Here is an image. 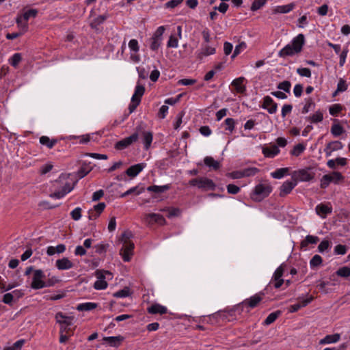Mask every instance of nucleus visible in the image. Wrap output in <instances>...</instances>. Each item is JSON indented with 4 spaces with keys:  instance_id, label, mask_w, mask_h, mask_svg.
Wrapping results in <instances>:
<instances>
[{
    "instance_id": "obj_60",
    "label": "nucleus",
    "mask_w": 350,
    "mask_h": 350,
    "mask_svg": "<svg viewBox=\"0 0 350 350\" xmlns=\"http://www.w3.org/2000/svg\"><path fill=\"white\" fill-rule=\"evenodd\" d=\"M178 40L174 35L170 36L167 46L169 48H176L178 46Z\"/></svg>"
},
{
    "instance_id": "obj_41",
    "label": "nucleus",
    "mask_w": 350,
    "mask_h": 350,
    "mask_svg": "<svg viewBox=\"0 0 350 350\" xmlns=\"http://www.w3.org/2000/svg\"><path fill=\"white\" fill-rule=\"evenodd\" d=\"M38 13L36 9H29L23 14L24 21H27L30 18H36Z\"/></svg>"
},
{
    "instance_id": "obj_39",
    "label": "nucleus",
    "mask_w": 350,
    "mask_h": 350,
    "mask_svg": "<svg viewBox=\"0 0 350 350\" xmlns=\"http://www.w3.org/2000/svg\"><path fill=\"white\" fill-rule=\"evenodd\" d=\"M306 120H310L312 123H318L323 120V113L320 111H316L313 115L306 117Z\"/></svg>"
},
{
    "instance_id": "obj_2",
    "label": "nucleus",
    "mask_w": 350,
    "mask_h": 350,
    "mask_svg": "<svg viewBox=\"0 0 350 350\" xmlns=\"http://www.w3.org/2000/svg\"><path fill=\"white\" fill-rule=\"evenodd\" d=\"M316 172L314 167H306L293 172L292 179L301 182H308L314 179Z\"/></svg>"
},
{
    "instance_id": "obj_25",
    "label": "nucleus",
    "mask_w": 350,
    "mask_h": 350,
    "mask_svg": "<svg viewBox=\"0 0 350 350\" xmlns=\"http://www.w3.org/2000/svg\"><path fill=\"white\" fill-rule=\"evenodd\" d=\"M66 245L64 244H59L56 247L49 246L46 249L48 256H53L55 254H62L66 251Z\"/></svg>"
},
{
    "instance_id": "obj_6",
    "label": "nucleus",
    "mask_w": 350,
    "mask_h": 350,
    "mask_svg": "<svg viewBox=\"0 0 350 350\" xmlns=\"http://www.w3.org/2000/svg\"><path fill=\"white\" fill-rule=\"evenodd\" d=\"M189 184L191 186L198 187L199 189L204 190H214L216 187L211 179L204 177L193 178L189 181Z\"/></svg>"
},
{
    "instance_id": "obj_49",
    "label": "nucleus",
    "mask_w": 350,
    "mask_h": 350,
    "mask_svg": "<svg viewBox=\"0 0 350 350\" xmlns=\"http://www.w3.org/2000/svg\"><path fill=\"white\" fill-rule=\"evenodd\" d=\"M113 295L118 298L128 297L130 295V289L128 287H124L123 289L114 293Z\"/></svg>"
},
{
    "instance_id": "obj_55",
    "label": "nucleus",
    "mask_w": 350,
    "mask_h": 350,
    "mask_svg": "<svg viewBox=\"0 0 350 350\" xmlns=\"http://www.w3.org/2000/svg\"><path fill=\"white\" fill-rule=\"evenodd\" d=\"M2 301L5 304L12 306L14 301V295L11 293H5L3 297Z\"/></svg>"
},
{
    "instance_id": "obj_57",
    "label": "nucleus",
    "mask_w": 350,
    "mask_h": 350,
    "mask_svg": "<svg viewBox=\"0 0 350 350\" xmlns=\"http://www.w3.org/2000/svg\"><path fill=\"white\" fill-rule=\"evenodd\" d=\"M297 73L301 77H310L311 70L308 68H299L297 69Z\"/></svg>"
},
{
    "instance_id": "obj_36",
    "label": "nucleus",
    "mask_w": 350,
    "mask_h": 350,
    "mask_svg": "<svg viewBox=\"0 0 350 350\" xmlns=\"http://www.w3.org/2000/svg\"><path fill=\"white\" fill-rule=\"evenodd\" d=\"M57 142V139H51L47 136H42L40 137V143L42 145L46 146L49 148H52Z\"/></svg>"
},
{
    "instance_id": "obj_61",
    "label": "nucleus",
    "mask_w": 350,
    "mask_h": 350,
    "mask_svg": "<svg viewBox=\"0 0 350 350\" xmlns=\"http://www.w3.org/2000/svg\"><path fill=\"white\" fill-rule=\"evenodd\" d=\"M284 269L283 267V265H281L278 268H277V269L275 271L274 273H273V280H278V279H282V277L283 275V273H284Z\"/></svg>"
},
{
    "instance_id": "obj_62",
    "label": "nucleus",
    "mask_w": 350,
    "mask_h": 350,
    "mask_svg": "<svg viewBox=\"0 0 350 350\" xmlns=\"http://www.w3.org/2000/svg\"><path fill=\"white\" fill-rule=\"evenodd\" d=\"M70 215L74 220H79L81 217V208L80 207L75 208L70 213Z\"/></svg>"
},
{
    "instance_id": "obj_45",
    "label": "nucleus",
    "mask_w": 350,
    "mask_h": 350,
    "mask_svg": "<svg viewBox=\"0 0 350 350\" xmlns=\"http://www.w3.org/2000/svg\"><path fill=\"white\" fill-rule=\"evenodd\" d=\"M291 88V83L289 81H283L279 83L277 85V88L282 90L285 92L289 93Z\"/></svg>"
},
{
    "instance_id": "obj_34",
    "label": "nucleus",
    "mask_w": 350,
    "mask_h": 350,
    "mask_svg": "<svg viewBox=\"0 0 350 350\" xmlns=\"http://www.w3.org/2000/svg\"><path fill=\"white\" fill-rule=\"evenodd\" d=\"M108 18L109 15L107 14L99 15L91 22L90 27L92 29H96L98 25L103 23Z\"/></svg>"
},
{
    "instance_id": "obj_38",
    "label": "nucleus",
    "mask_w": 350,
    "mask_h": 350,
    "mask_svg": "<svg viewBox=\"0 0 350 350\" xmlns=\"http://www.w3.org/2000/svg\"><path fill=\"white\" fill-rule=\"evenodd\" d=\"M345 131L344 128L339 124H333L331 127V133L334 137H338Z\"/></svg>"
},
{
    "instance_id": "obj_30",
    "label": "nucleus",
    "mask_w": 350,
    "mask_h": 350,
    "mask_svg": "<svg viewBox=\"0 0 350 350\" xmlns=\"http://www.w3.org/2000/svg\"><path fill=\"white\" fill-rule=\"evenodd\" d=\"M98 306L97 304L93 303V302H85L79 304L77 306V310L79 311H90L95 308H96Z\"/></svg>"
},
{
    "instance_id": "obj_51",
    "label": "nucleus",
    "mask_w": 350,
    "mask_h": 350,
    "mask_svg": "<svg viewBox=\"0 0 350 350\" xmlns=\"http://www.w3.org/2000/svg\"><path fill=\"white\" fill-rule=\"evenodd\" d=\"M305 150V146L301 144H298L294 146L293 149L291 151V154L294 156H299Z\"/></svg>"
},
{
    "instance_id": "obj_8",
    "label": "nucleus",
    "mask_w": 350,
    "mask_h": 350,
    "mask_svg": "<svg viewBox=\"0 0 350 350\" xmlns=\"http://www.w3.org/2000/svg\"><path fill=\"white\" fill-rule=\"evenodd\" d=\"M105 275H112L111 273L109 271L96 270L95 275L97 280L94 284V288L96 290L105 289L107 287V282L105 281Z\"/></svg>"
},
{
    "instance_id": "obj_52",
    "label": "nucleus",
    "mask_w": 350,
    "mask_h": 350,
    "mask_svg": "<svg viewBox=\"0 0 350 350\" xmlns=\"http://www.w3.org/2000/svg\"><path fill=\"white\" fill-rule=\"evenodd\" d=\"M342 111L340 104H334L329 107V111L332 116H336Z\"/></svg>"
},
{
    "instance_id": "obj_10",
    "label": "nucleus",
    "mask_w": 350,
    "mask_h": 350,
    "mask_svg": "<svg viewBox=\"0 0 350 350\" xmlns=\"http://www.w3.org/2000/svg\"><path fill=\"white\" fill-rule=\"evenodd\" d=\"M139 137L138 133H134L131 135H130L128 137H126L120 141H118L115 144V148L119 150H124L130 145H131L133 143L135 142Z\"/></svg>"
},
{
    "instance_id": "obj_54",
    "label": "nucleus",
    "mask_w": 350,
    "mask_h": 350,
    "mask_svg": "<svg viewBox=\"0 0 350 350\" xmlns=\"http://www.w3.org/2000/svg\"><path fill=\"white\" fill-rule=\"evenodd\" d=\"M161 39H158V38L152 37L151 38V43H150V49L154 51H157L161 45Z\"/></svg>"
},
{
    "instance_id": "obj_32",
    "label": "nucleus",
    "mask_w": 350,
    "mask_h": 350,
    "mask_svg": "<svg viewBox=\"0 0 350 350\" xmlns=\"http://www.w3.org/2000/svg\"><path fill=\"white\" fill-rule=\"evenodd\" d=\"M170 188V185H165L162 186L151 185L147 187V191L154 192L156 193H163Z\"/></svg>"
},
{
    "instance_id": "obj_53",
    "label": "nucleus",
    "mask_w": 350,
    "mask_h": 350,
    "mask_svg": "<svg viewBox=\"0 0 350 350\" xmlns=\"http://www.w3.org/2000/svg\"><path fill=\"white\" fill-rule=\"evenodd\" d=\"M25 343V340H19L15 342L12 346L5 347L4 350H21L22 346Z\"/></svg>"
},
{
    "instance_id": "obj_47",
    "label": "nucleus",
    "mask_w": 350,
    "mask_h": 350,
    "mask_svg": "<svg viewBox=\"0 0 350 350\" xmlns=\"http://www.w3.org/2000/svg\"><path fill=\"white\" fill-rule=\"evenodd\" d=\"M258 172H259V169L254 167H247V168L242 170V173H243L244 177H249V176H254Z\"/></svg>"
},
{
    "instance_id": "obj_19",
    "label": "nucleus",
    "mask_w": 350,
    "mask_h": 350,
    "mask_svg": "<svg viewBox=\"0 0 350 350\" xmlns=\"http://www.w3.org/2000/svg\"><path fill=\"white\" fill-rule=\"evenodd\" d=\"M262 152L265 157L274 158L280 153V150L277 145L273 144L269 147H262Z\"/></svg>"
},
{
    "instance_id": "obj_7",
    "label": "nucleus",
    "mask_w": 350,
    "mask_h": 350,
    "mask_svg": "<svg viewBox=\"0 0 350 350\" xmlns=\"http://www.w3.org/2000/svg\"><path fill=\"white\" fill-rule=\"evenodd\" d=\"M262 299V298L260 295L256 294L254 296H252L250 298L246 299L240 304L237 305L235 307L234 310L241 312L243 311L244 307L254 308L257 306V305L260 302Z\"/></svg>"
},
{
    "instance_id": "obj_46",
    "label": "nucleus",
    "mask_w": 350,
    "mask_h": 350,
    "mask_svg": "<svg viewBox=\"0 0 350 350\" xmlns=\"http://www.w3.org/2000/svg\"><path fill=\"white\" fill-rule=\"evenodd\" d=\"M336 273L338 276L342 278H348L350 276V268L348 267H342L339 268L336 271Z\"/></svg>"
},
{
    "instance_id": "obj_29",
    "label": "nucleus",
    "mask_w": 350,
    "mask_h": 350,
    "mask_svg": "<svg viewBox=\"0 0 350 350\" xmlns=\"http://www.w3.org/2000/svg\"><path fill=\"white\" fill-rule=\"evenodd\" d=\"M340 334H338L327 335L325 337H324L320 340L319 344L325 345L336 342L340 340Z\"/></svg>"
},
{
    "instance_id": "obj_20",
    "label": "nucleus",
    "mask_w": 350,
    "mask_h": 350,
    "mask_svg": "<svg viewBox=\"0 0 350 350\" xmlns=\"http://www.w3.org/2000/svg\"><path fill=\"white\" fill-rule=\"evenodd\" d=\"M315 211L317 214L321 217L325 218L327 215L332 213V208L327 204L321 203L316 206Z\"/></svg>"
},
{
    "instance_id": "obj_28",
    "label": "nucleus",
    "mask_w": 350,
    "mask_h": 350,
    "mask_svg": "<svg viewBox=\"0 0 350 350\" xmlns=\"http://www.w3.org/2000/svg\"><path fill=\"white\" fill-rule=\"evenodd\" d=\"M319 241V238L317 236L307 235L301 242V248H306L309 244H316Z\"/></svg>"
},
{
    "instance_id": "obj_11",
    "label": "nucleus",
    "mask_w": 350,
    "mask_h": 350,
    "mask_svg": "<svg viewBox=\"0 0 350 350\" xmlns=\"http://www.w3.org/2000/svg\"><path fill=\"white\" fill-rule=\"evenodd\" d=\"M135 245L133 242H127L123 243V247L120 251V255L122 256V259L124 262L130 261L131 256L133 254V250Z\"/></svg>"
},
{
    "instance_id": "obj_50",
    "label": "nucleus",
    "mask_w": 350,
    "mask_h": 350,
    "mask_svg": "<svg viewBox=\"0 0 350 350\" xmlns=\"http://www.w3.org/2000/svg\"><path fill=\"white\" fill-rule=\"evenodd\" d=\"M246 49V44L244 42H242L237 44L235 46V49L234 50V52L231 56L232 59H234L235 57H237L242 51Z\"/></svg>"
},
{
    "instance_id": "obj_18",
    "label": "nucleus",
    "mask_w": 350,
    "mask_h": 350,
    "mask_svg": "<svg viewBox=\"0 0 350 350\" xmlns=\"http://www.w3.org/2000/svg\"><path fill=\"white\" fill-rule=\"evenodd\" d=\"M55 267L59 270H68L74 267V264L67 257L58 259L55 262Z\"/></svg>"
},
{
    "instance_id": "obj_9",
    "label": "nucleus",
    "mask_w": 350,
    "mask_h": 350,
    "mask_svg": "<svg viewBox=\"0 0 350 350\" xmlns=\"http://www.w3.org/2000/svg\"><path fill=\"white\" fill-rule=\"evenodd\" d=\"M44 278L45 275L41 269L35 270L31 287L33 289H41L44 288V282L42 280Z\"/></svg>"
},
{
    "instance_id": "obj_44",
    "label": "nucleus",
    "mask_w": 350,
    "mask_h": 350,
    "mask_svg": "<svg viewBox=\"0 0 350 350\" xmlns=\"http://www.w3.org/2000/svg\"><path fill=\"white\" fill-rule=\"evenodd\" d=\"M21 53H14L12 57L9 59V62L11 66L14 68H16L21 61Z\"/></svg>"
},
{
    "instance_id": "obj_48",
    "label": "nucleus",
    "mask_w": 350,
    "mask_h": 350,
    "mask_svg": "<svg viewBox=\"0 0 350 350\" xmlns=\"http://www.w3.org/2000/svg\"><path fill=\"white\" fill-rule=\"evenodd\" d=\"M331 247V242L329 240H323L318 246V251L320 253H323Z\"/></svg>"
},
{
    "instance_id": "obj_23",
    "label": "nucleus",
    "mask_w": 350,
    "mask_h": 350,
    "mask_svg": "<svg viewBox=\"0 0 350 350\" xmlns=\"http://www.w3.org/2000/svg\"><path fill=\"white\" fill-rule=\"evenodd\" d=\"M295 6V5L294 3H291L289 4L284 5L276 6L273 11V14L288 13L294 9Z\"/></svg>"
},
{
    "instance_id": "obj_58",
    "label": "nucleus",
    "mask_w": 350,
    "mask_h": 350,
    "mask_svg": "<svg viewBox=\"0 0 350 350\" xmlns=\"http://www.w3.org/2000/svg\"><path fill=\"white\" fill-rule=\"evenodd\" d=\"M224 124L226 125V130L232 132L234 129V120L231 118H228L225 120Z\"/></svg>"
},
{
    "instance_id": "obj_27",
    "label": "nucleus",
    "mask_w": 350,
    "mask_h": 350,
    "mask_svg": "<svg viewBox=\"0 0 350 350\" xmlns=\"http://www.w3.org/2000/svg\"><path fill=\"white\" fill-rule=\"evenodd\" d=\"M144 92H145L144 86L143 85H141L139 83H137V84L135 87V92H134L133 95L132 96L131 100L134 101L135 100H139V102H141V98L144 95Z\"/></svg>"
},
{
    "instance_id": "obj_5",
    "label": "nucleus",
    "mask_w": 350,
    "mask_h": 350,
    "mask_svg": "<svg viewBox=\"0 0 350 350\" xmlns=\"http://www.w3.org/2000/svg\"><path fill=\"white\" fill-rule=\"evenodd\" d=\"M344 180V176L340 172H333L331 174H325L321 179L320 187L322 189L327 188L331 183L338 184Z\"/></svg>"
},
{
    "instance_id": "obj_59",
    "label": "nucleus",
    "mask_w": 350,
    "mask_h": 350,
    "mask_svg": "<svg viewBox=\"0 0 350 350\" xmlns=\"http://www.w3.org/2000/svg\"><path fill=\"white\" fill-rule=\"evenodd\" d=\"M347 252V246L338 244L334 247V253L338 255H344Z\"/></svg>"
},
{
    "instance_id": "obj_14",
    "label": "nucleus",
    "mask_w": 350,
    "mask_h": 350,
    "mask_svg": "<svg viewBox=\"0 0 350 350\" xmlns=\"http://www.w3.org/2000/svg\"><path fill=\"white\" fill-rule=\"evenodd\" d=\"M295 180L285 181L280 188V196L284 197L291 192L297 185Z\"/></svg>"
},
{
    "instance_id": "obj_12",
    "label": "nucleus",
    "mask_w": 350,
    "mask_h": 350,
    "mask_svg": "<svg viewBox=\"0 0 350 350\" xmlns=\"http://www.w3.org/2000/svg\"><path fill=\"white\" fill-rule=\"evenodd\" d=\"M260 107L262 109H267L270 114H273L277 111L278 104L274 102L271 97L265 96L263 98V102Z\"/></svg>"
},
{
    "instance_id": "obj_35",
    "label": "nucleus",
    "mask_w": 350,
    "mask_h": 350,
    "mask_svg": "<svg viewBox=\"0 0 350 350\" xmlns=\"http://www.w3.org/2000/svg\"><path fill=\"white\" fill-rule=\"evenodd\" d=\"M281 314L282 312L280 310H277L275 312L270 313L264 321L263 324L265 325H269L271 324L279 317V316Z\"/></svg>"
},
{
    "instance_id": "obj_33",
    "label": "nucleus",
    "mask_w": 350,
    "mask_h": 350,
    "mask_svg": "<svg viewBox=\"0 0 350 350\" xmlns=\"http://www.w3.org/2000/svg\"><path fill=\"white\" fill-rule=\"evenodd\" d=\"M204 163L206 166L212 167L215 170H217L220 167L219 163L217 161H215L212 157H206L204 159Z\"/></svg>"
},
{
    "instance_id": "obj_24",
    "label": "nucleus",
    "mask_w": 350,
    "mask_h": 350,
    "mask_svg": "<svg viewBox=\"0 0 350 350\" xmlns=\"http://www.w3.org/2000/svg\"><path fill=\"white\" fill-rule=\"evenodd\" d=\"M244 81L245 78L242 77L235 79L232 81V85L235 88L238 93L243 94L245 92L246 88L243 85Z\"/></svg>"
},
{
    "instance_id": "obj_56",
    "label": "nucleus",
    "mask_w": 350,
    "mask_h": 350,
    "mask_svg": "<svg viewBox=\"0 0 350 350\" xmlns=\"http://www.w3.org/2000/svg\"><path fill=\"white\" fill-rule=\"evenodd\" d=\"M348 52H349L348 47L346 46L343 49V50L340 53V62H339L340 66H344Z\"/></svg>"
},
{
    "instance_id": "obj_31",
    "label": "nucleus",
    "mask_w": 350,
    "mask_h": 350,
    "mask_svg": "<svg viewBox=\"0 0 350 350\" xmlns=\"http://www.w3.org/2000/svg\"><path fill=\"white\" fill-rule=\"evenodd\" d=\"M144 190H145L144 187H140L139 185H137L135 187H133L129 189V190H127L124 193H122L120 195V197L121 198H124V197H126V196H127L129 195L133 194V193L135 194V195H139L143 191H144Z\"/></svg>"
},
{
    "instance_id": "obj_37",
    "label": "nucleus",
    "mask_w": 350,
    "mask_h": 350,
    "mask_svg": "<svg viewBox=\"0 0 350 350\" xmlns=\"http://www.w3.org/2000/svg\"><path fill=\"white\" fill-rule=\"evenodd\" d=\"M289 171V168L283 167L277 169L275 171L271 174L273 178L280 179L284 177Z\"/></svg>"
},
{
    "instance_id": "obj_13",
    "label": "nucleus",
    "mask_w": 350,
    "mask_h": 350,
    "mask_svg": "<svg viewBox=\"0 0 350 350\" xmlns=\"http://www.w3.org/2000/svg\"><path fill=\"white\" fill-rule=\"evenodd\" d=\"M216 52V49L215 47L208 46L207 44H202L201 49L198 51L196 54L197 59L202 60L204 57L208 56L210 55H213Z\"/></svg>"
},
{
    "instance_id": "obj_26",
    "label": "nucleus",
    "mask_w": 350,
    "mask_h": 350,
    "mask_svg": "<svg viewBox=\"0 0 350 350\" xmlns=\"http://www.w3.org/2000/svg\"><path fill=\"white\" fill-rule=\"evenodd\" d=\"M153 139L152 133L150 131H143L142 132V142L144 145V149L148 150L151 146Z\"/></svg>"
},
{
    "instance_id": "obj_40",
    "label": "nucleus",
    "mask_w": 350,
    "mask_h": 350,
    "mask_svg": "<svg viewBox=\"0 0 350 350\" xmlns=\"http://www.w3.org/2000/svg\"><path fill=\"white\" fill-rule=\"evenodd\" d=\"M323 259L321 256L315 254L310 261V265L312 269H314L321 265Z\"/></svg>"
},
{
    "instance_id": "obj_64",
    "label": "nucleus",
    "mask_w": 350,
    "mask_h": 350,
    "mask_svg": "<svg viewBox=\"0 0 350 350\" xmlns=\"http://www.w3.org/2000/svg\"><path fill=\"white\" fill-rule=\"evenodd\" d=\"M227 191L228 193L237 194L240 191V187L234 184H229L227 185Z\"/></svg>"
},
{
    "instance_id": "obj_17",
    "label": "nucleus",
    "mask_w": 350,
    "mask_h": 350,
    "mask_svg": "<svg viewBox=\"0 0 350 350\" xmlns=\"http://www.w3.org/2000/svg\"><path fill=\"white\" fill-rule=\"evenodd\" d=\"M342 148H343V145L340 142L333 141V142H329L327 144L325 148L324 149V151L325 152L326 156L329 157L331 155L332 152L340 150Z\"/></svg>"
},
{
    "instance_id": "obj_1",
    "label": "nucleus",
    "mask_w": 350,
    "mask_h": 350,
    "mask_svg": "<svg viewBox=\"0 0 350 350\" xmlns=\"http://www.w3.org/2000/svg\"><path fill=\"white\" fill-rule=\"evenodd\" d=\"M305 42L304 35L302 33L298 34L292 40L291 44H287L278 52V56L286 57L299 53L302 51Z\"/></svg>"
},
{
    "instance_id": "obj_22",
    "label": "nucleus",
    "mask_w": 350,
    "mask_h": 350,
    "mask_svg": "<svg viewBox=\"0 0 350 350\" xmlns=\"http://www.w3.org/2000/svg\"><path fill=\"white\" fill-rule=\"evenodd\" d=\"M147 311L150 314H166L167 312V309L165 306H161L159 304H154L150 306L147 308Z\"/></svg>"
},
{
    "instance_id": "obj_63",
    "label": "nucleus",
    "mask_w": 350,
    "mask_h": 350,
    "mask_svg": "<svg viewBox=\"0 0 350 350\" xmlns=\"http://www.w3.org/2000/svg\"><path fill=\"white\" fill-rule=\"evenodd\" d=\"M132 237H133V234L131 231H129V230L124 231L122 234L121 241L123 242V243H126L127 242H131L130 241V239Z\"/></svg>"
},
{
    "instance_id": "obj_4",
    "label": "nucleus",
    "mask_w": 350,
    "mask_h": 350,
    "mask_svg": "<svg viewBox=\"0 0 350 350\" xmlns=\"http://www.w3.org/2000/svg\"><path fill=\"white\" fill-rule=\"evenodd\" d=\"M55 319L57 323L60 324L61 332L72 334L70 326L72 325L73 317L66 316L63 312H59L55 314Z\"/></svg>"
},
{
    "instance_id": "obj_16",
    "label": "nucleus",
    "mask_w": 350,
    "mask_h": 350,
    "mask_svg": "<svg viewBox=\"0 0 350 350\" xmlns=\"http://www.w3.org/2000/svg\"><path fill=\"white\" fill-rule=\"evenodd\" d=\"M145 220L148 224L157 223L162 225L165 223V219L163 216L157 213L147 214L146 215Z\"/></svg>"
},
{
    "instance_id": "obj_43",
    "label": "nucleus",
    "mask_w": 350,
    "mask_h": 350,
    "mask_svg": "<svg viewBox=\"0 0 350 350\" xmlns=\"http://www.w3.org/2000/svg\"><path fill=\"white\" fill-rule=\"evenodd\" d=\"M267 1V0H254L252 3L250 8L251 10L253 12L257 11L263 7L266 4Z\"/></svg>"
},
{
    "instance_id": "obj_15",
    "label": "nucleus",
    "mask_w": 350,
    "mask_h": 350,
    "mask_svg": "<svg viewBox=\"0 0 350 350\" xmlns=\"http://www.w3.org/2000/svg\"><path fill=\"white\" fill-rule=\"evenodd\" d=\"M145 163H140L129 167L125 172L126 174L131 178L137 176L146 167Z\"/></svg>"
},
{
    "instance_id": "obj_21",
    "label": "nucleus",
    "mask_w": 350,
    "mask_h": 350,
    "mask_svg": "<svg viewBox=\"0 0 350 350\" xmlns=\"http://www.w3.org/2000/svg\"><path fill=\"white\" fill-rule=\"evenodd\" d=\"M103 340L108 343L111 347H118L121 345L122 342L124 340V337L122 336H107L104 337Z\"/></svg>"
},
{
    "instance_id": "obj_3",
    "label": "nucleus",
    "mask_w": 350,
    "mask_h": 350,
    "mask_svg": "<svg viewBox=\"0 0 350 350\" xmlns=\"http://www.w3.org/2000/svg\"><path fill=\"white\" fill-rule=\"evenodd\" d=\"M271 191L272 187L269 184H258L255 187L251 193V198L255 202H261L263 199L267 198Z\"/></svg>"
},
{
    "instance_id": "obj_42",
    "label": "nucleus",
    "mask_w": 350,
    "mask_h": 350,
    "mask_svg": "<svg viewBox=\"0 0 350 350\" xmlns=\"http://www.w3.org/2000/svg\"><path fill=\"white\" fill-rule=\"evenodd\" d=\"M305 100H306V104L301 109V113L304 114L308 113L310 108L312 107H314L315 106V103H314L312 98L310 97L308 98H306Z\"/></svg>"
}]
</instances>
